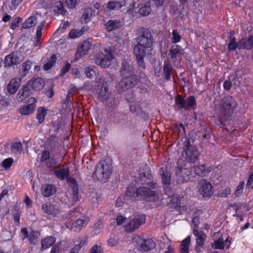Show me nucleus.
<instances>
[{"label": "nucleus", "instance_id": "obj_42", "mask_svg": "<svg viewBox=\"0 0 253 253\" xmlns=\"http://www.w3.org/2000/svg\"><path fill=\"white\" fill-rule=\"evenodd\" d=\"M172 70L171 65L168 62H165L164 67V74L165 76V78L167 80L169 79L170 77V73Z\"/></svg>", "mask_w": 253, "mask_h": 253}, {"label": "nucleus", "instance_id": "obj_25", "mask_svg": "<svg viewBox=\"0 0 253 253\" xmlns=\"http://www.w3.org/2000/svg\"><path fill=\"white\" fill-rule=\"evenodd\" d=\"M185 53L184 49L178 45H174L171 47L169 55L171 58H175L180 55H183Z\"/></svg>", "mask_w": 253, "mask_h": 253}, {"label": "nucleus", "instance_id": "obj_35", "mask_svg": "<svg viewBox=\"0 0 253 253\" xmlns=\"http://www.w3.org/2000/svg\"><path fill=\"white\" fill-rule=\"evenodd\" d=\"M52 10L54 12L58 14L64 15L66 12L63 7V3L61 1H57L54 3L52 6Z\"/></svg>", "mask_w": 253, "mask_h": 253}, {"label": "nucleus", "instance_id": "obj_15", "mask_svg": "<svg viewBox=\"0 0 253 253\" xmlns=\"http://www.w3.org/2000/svg\"><path fill=\"white\" fill-rule=\"evenodd\" d=\"M160 174L163 183L164 185L165 194L169 197L171 191L170 188L169 187L170 181V173L166 169H164L163 168H161Z\"/></svg>", "mask_w": 253, "mask_h": 253}, {"label": "nucleus", "instance_id": "obj_55", "mask_svg": "<svg viewBox=\"0 0 253 253\" xmlns=\"http://www.w3.org/2000/svg\"><path fill=\"white\" fill-rule=\"evenodd\" d=\"M22 19L19 17L15 18L10 25V28L14 30L18 26V24L21 21Z\"/></svg>", "mask_w": 253, "mask_h": 253}, {"label": "nucleus", "instance_id": "obj_3", "mask_svg": "<svg viewBox=\"0 0 253 253\" xmlns=\"http://www.w3.org/2000/svg\"><path fill=\"white\" fill-rule=\"evenodd\" d=\"M237 102L231 96L224 97L220 102L218 108L219 121L224 125V122L228 119L233 111L237 107Z\"/></svg>", "mask_w": 253, "mask_h": 253}, {"label": "nucleus", "instance_id": "obj_56", "mask_svg": "<svg viewBox=\"0 0 253 253\" xmlns=\"http://www.w3.org/2000/svg\"><path fill=\"white\" fill-rule=\"evenodd\" d=\"M85 74L87 78H91L95 75V72L92 68L86 67L85 69Z\"/></svg>", "mask_w": 253, "mask_h": 253}, {"label": "nucleus", "instance_id": "obj_64", "mask_svg": "<svg viewBox=\"0 0 253 253\" xmlns=\"http://www.w3.org/2000/svg\"><path fill=\"white\" fill-rule=\"evenodd\" d=\"M32 62L30 61H26L23 63V67L25 71H28L29 70L32 66Z\"/></svg>", "mask_w": 253, "mask_h": 253}, {"label": "nucleus", "instance_id": "obj_22", "mask_svg": "<svg viewBox=\"0 0 253 253\" xmlns=\"http://www.w3.org/2000/svg\"><path fill=\"white\" fill-rule=\"evenodd\" d=\"M28 87L37 91L42 89L44 86L43 80L41 78L31 80L26 84Z\"/></svg>", "mask_w": 253, "mask_h": 253}, {"label": "nucleus", "instance_id": "obj_19", "mask_svg": "<svg viewBox=\"0 0 253 253\" xmlns=\"http://www.w3.org/2000/svg\"><path fill=\"white\" fill-rule=\"evenodd\" d=\"M41 160L49 168H53L57 163L55 157H51L49 152L45 150L42 153Z\"/></svg>", "mask_w": 253, "mask_h": 253}, {"label": "nucleus", "instance_id": "obj_36", "mask_svg": "<svg viewBox=\"0 0 253 253\" xmlns=\"http://www.w3.org/2000/svg\"><path fill=\"white\" fill-rule=\"evenodd\" d=\"M55 242V239L52 236L48 237L43 239L42 242V248L45 250L50 248Z\"/></svg>", "mask_w": 253, "mask_h": 253}, {"label": "nucleus", "instance_id": "obj_50", "mask_svg": "<svg viewBox=\"0 0 253 253\" xmlns=\"http://www.w3.org/2000/svg\"><path fill=\"white\" fill-rule=\"evenodd\" d=\"M40 236V233L38 231H32L29 234V240L31 243L35 244L36 240Z\"/></svg>", "mask_w": 253, "mask_h": 253}, {"label": "nucleus", "instance_id": "obj_23", "mask_svg": "<svg viewBox=\"0 0 253 253\" xmlns=\"http://www.w3.org/2000/svg\"><path fill=\"white\" fill-rule=\"evenodd\" d=\"M20 62V59L16 52H12L5 56L4 63L6 66H11Z\"/></svg>", "mask_w": 253, "mask_h": 253}, {"label": "nucleus", "instance_id": "obj_6", "mask_svg": "<svg viewBox=\"0 0 253 253\" xmlns=\"http://www.w3.org/2000/svg\"><path fill=\"white\" fill-rule=\"evenodd\" d=\"M199 153L195 147L190 144L189 141L186 142L184 149L183 157L189 163H195L198 159Z\"/></svg>", "mask_w": 253, "mask_h": 253}, {"label": "nucleus", "instance_id": "obj_39", "mask_svg": "<svg viewBox=\"0 0 253 253\" xmlns=\"http://www.w3.org/2000/svg\"><path fill=\"white\" fill-rule=\"evenodd\" d=\"M47 114V110L43 107H39L37 110V119L38 120L39 123H42Z\"/></svg>", "mask_w": 253, "mask_h": 253}, {"label": "nucleus", "instance_id": "obj_51", "mask_svg": "<svg viewBox=\"0 0 253 253\" xmlns=\"http://www.w3.org/2000/svg\"><path fill=\"white\" fill-rule=\"evenodd\" d=\"M244 187V182L241 181L239 184L237 186L236 189L235 191V194L236 196H240L243 192Z\"/></svg>", "mask_w": 253, "mask_h": 253}, {"label": "nucleus", "instance_id": "obj_10", "mask_svg": "<svg viewBox=\"0 0 253 253\" xmlns=\"http://www.w3.org/2000/svg\"><path fill=\"white\" fill-rule=\"evenodd\" d=\"M199 193L203 197H210L213 193L211 184L207 180H202L198 184Z\"/></svg>", "mask_w": 253, "mask_h": 253}, {"label": "nucleus", "instance_id": "obj_33", "mask_svg": "<svg viewBox=\"0 0 253 253\" xmlns=\"http://www.w3.org/2000/svg\"><path fill=\"white\" fill-rule=\"evenodd\" d=\"M54 173L57 178L63 180L68 177L69 169L67 168H62L55 170Z\"/></svg>", "mask_w": 253, "mask_h": 253}, {"label": "nucleus", "instance_id": "obj_4", "mask_svg": "<svg viewBox=\"0 0 253 253\" xmlns=\"http://www.w3.org/2000/svg\"><path fill=\"white\" fill-rule=\"evenodd\" d=\"M111 166L109 163L105 160H101L96 166L93 177L98 181L105 182L111 173Z\"/></svg>", "mask_w": 253, "mask_h": 253}, {"label": "nucleus", "instance_id": "obj_54", "mask_svg": "<svg viewBox=\"0 0 253 253\" xmlns=\"http://www.w3.org/2000/svg\"><path fill=\"white\" fill-rule=\"evenodd\" d=\"M90 253H103V249L101 246L94 245L90 249Z\"/></svg>", "mask_w": 253, "mask_h": 253}, {"label": "nucleus", "instance_id": "obj_38", "mask_svg": "<svg viewBox=\"0 0 253 253\" xmlns=\"http://www.w3.org/2000/svg\"><path fill=\"white\" fill-rule=\"evenodd\" d=\"M190 243V236L187 237L184 239L180 245V253H188L189 252V246Z\"/></svg>", "mask_w": 253, "mask_h": 253}, {"label": "nucleus", "instance_id": "obj_17", "mask_svg": "<svg viewBox=\"0 0 253 253\" xmlns=\"http://www.w3.org/2000/svg\"><path fill=\"white\" fill-rule=\"evenodd\" d=\"M231 240V237L229 236L227 237L225 241H224L222 237H220L218 239V240L214 242L212 244L211 247L213 249L218 250H222L225 247L228 248L230 246Z\"/></svg>", "mask_w": 253, "mask_h": 253}, {"label": "nucleus", "instance_id": "obj_41", "mask_svg": "<svg viewBox=\"0 0 253 253\" xmlns=\"http://www.w3.org/2000/svg\"><path fill=\"white\" fill-rule=\"evenodd\" d=\"M56 61V56L54 54L51 55L50 59L46 62L43 66L44 70L47 71L50 69L55 64Z\"/></svg>", "mask_w": 253, "mask_h": 253}, {"label": "nucleus", "instance_id": "obj_12", "mask_svg": "<svg viewBox=\"0 0 253 253\" xmlns=\"http://www.w3.org/2000/svg\"><path fill=\"white\" fill-rule=\"evenodd\" d=\"M144 5L139 9V13L143 16L149 15L151 11V6L154 2L157 6L162 5L163 3V0H143Z\"/></svg>", "mask_w": 253, "mask_h": 253}, {"label": "nucleus", "instance_id": "obj_37", "mask_svg": "<svg viewBox=\"0 0 253 253\" xmlns=\"http://www.w3.org/2000/svg\"><path fill=\"white\" fill-rule=\"evenodd\" d=\"M120 26V21L117 20H109L105 24V26L108 31H112L119 27Z\"/></svg>", "mask_w": 253, "mask_h": 253}, {"label": "nucleus", "instance_id": "obj_57", "mask_svg": "<svg viewBox=\"0 0 253 253\" xmlns=\"http://www.w3.org/2000/svg\"><path fill=\"white\" fill-rule=\"evenodd\" d=\"M231 193V190L230 188H225L223 191L219 193V196L221 197H226L227 196L229 195Z\"/></svg>", "mask_w": 253, "mask_h": 253}, {"label": "nucleus", "instance_id": "obj_11", "mask_svg": "<svg viewBox=\"0 0 253 253\" xmlns=\"http://www.w3.org/2000/svg\"><path fill=\"white\" fill-rule=\"evenodd\" d=\"M145 218L143 215H137L131 220L125 226V230L127 232H132L139 228L140 225L144 223Z\"/></svg>", "mask_w": 253, "mask_h": 253}, {"label": "nucleus", "instance_id": "obj_34", "mask_svg": "<svg viewBox=\"0 0 253 253\" xmlns=\"http://www.w3.org/2000/svg\"><path fill=\"white\" fill-rule=\"evenodd\" d=\"M124 1H110L107 4V8L111 10H118L125 5Z\"/></svg>", "mask_w": 253, "mask_h": 253}, {"label": "nucleus", "instance_id": "obj_16", "mask_svg": "<svg viewBox=\"0 0 253 253\" xmlns=\"http://www.w3.org/2000/svg\"><path fill=\"white\" fill-rule=\"evenodd\" d=\"M193 234L197 237L196 251L198 252L201 251L204 242L207 238V235L203 232L198 231L197 229H194Z\"/></svg>", "mask_w": 253, "mask_h": 253}, {"label": "nucleus", "instance_id": "obj_5", "mask_svg": "<svg viewBox=\"0 0 253 253\" xmlns=\"http://www.w3.org/2000/svg\"><path fill=\"white\" fill-rule=\"evenodd\" d=\"M113 58L112 49L111 48H106L102 51L98 53L95 59V62L97 65L105 68L111 65Z\"/></svg>", "mask_w": 253, "mask_h": 253}, {"label": "nucleus", "instance_id": "obj_49", "mask_svg": "<svg viewBox=\"0 0 253 253\" xmlns=\"http://www.w3.org/2000/svg\"><path fill=\"white\" fill-rule=\"evenodd\" d=\"M83 34V31L81 30L74 29L69 33V37L71 39L77 38Z\"/></svg>", "mask_w": 253, "mask_h": 253}, {"label": "nucleus", "instance_id": "obj_46", "mask_svg": "<svg viewBox=\"0 0 253 253\" xmlns=\"http://www.w3.org/2000/svg\"><path fill=\"white\" fill-rule=\"evenodd\" d=\"M175 105L178 108L185 109V100L178 95L175 98Z\"/></svg>", "mask_w": 253, "mask_h": 253}, {"label": "nucleus", "instance_id": "obj_29", "mask_svg": "<svg viewBox=\"0 0 253 253\" xmlns=\"http://www.w3.org/2000/svg\"><path fill=\"white\" fill-rule=\"evenodd\" d=\"M42 17L41 14L36 13L35 15L32 16L28 18L23 24L22 27L23 28H29L34 26L37 22L38 18Z\"/></svg>", "mask_w": 253, "mask_h": 253}, {"label": "nucleus", "instance_id": "obj_13", "mask_svg": "<svg viewBox=\"0 0 253 253\" xmlns=\"http://www.w3.org/2000/svg\"><path fill=\"white\" fill-rule=\"evenodd\" d=\"M137 242L138 249L142 252H147L155 246V243L151 239H143L140 237L135 239Z\"/></svg>", "mask_w": 253, "mask_h": 253}, {"label": "nucleus", "instance_id": "obj_62", "mask_svg": "<svg viewBox=\"0 0 253 253\" xmlns=\"http://www.w3.org/2000/svg\"><path fill=\"white\" fill-rule=\"evenodd\" d=\"M253 173H252L250 174L249 177L248 179L247 183V186L251 188H253Z\"/></svg>", "mask_w": 253, "mask_h": 253}, {"label": "nucleus", "instance_id": "obj_2", "mask_svg": "<svg viewBox=\"0 0 253 253\" xmlns=\"http://www.w3.org/2000/svg\"><path fill=\"white\" fill-rule=\"evenodd\" d=\"M190 165L188 162H185L182 159H178L175 172L178 183H182L191 180V178L194 176V173L204 176L208 172L203 165L195 167L194 172L189 169Z\"/></svg>", "mask_w": 253, "mask_h": 253}, {"label": "nucleus", "instance_id": "obj_40", "mask_svg": "<svg viewBox=\"0 0 253 253\" xmlns=\"http://www.w3.org/2000/svg\"><path fill=\"white\" fill-rule=\"evenodd\" d=\"M129 64L126 61L124 60L122 62V66L121 73L122 76L132 75L130 73V70Z\"/></svg>", "mask_w": 253, "mask_h": 253}, {"label": "nucleus", "instance_id": "obj_48", "mask_svg": "<svg viewBox=\"0 0 253 253\" xmlns=\"http://www.w3.org/2000/svg\"><path fill=\"white\" fill-rule=\"evenodd\" d=\"M180 197L178 195H175L170 197V203L171 206H173L175 208H177L178 204L180 202Z\"/></svg>", "mask_w": 253, "mask_h": 253}, {"label": "nucleus", "instance_id": "obj_24", "mask_svg": "<svg viewBox=\"0 0 253 253\" xmlns=\"http://www.w3.org/2000/svg\"><path fill=\"white\" fill-rule=\"evenodd\" d=\"M42 209L44 213L55 216H57L60 213L59 210L58 208H56L54 206L48 203L43 204Z\"/></svg>", "mask_w": 253, "mask_h": 253}, {"label": "nucleus", "instance_id": "obj_26", "mask_svg": "<svg viewBox=\"0 0 253 253\" xmlns=\"http://www.w3.org/2000/svg\"><path fill=\"white\" fill-rule=\"evenodd\" d=\"M95 15V11L91 8H86L84 9L82 16L80 18V21L83 24H85L88 22L91 17Z\"/></svg>", "mask_w": 253, "mask_h": 253}, {"label": "nucleus", "instance_id": "obj_8", "mask_svg": "<svg viewBox=\"0 0 253 253\" xmlns=\"http://www.w3.org/2000/svg\"><path fill=\"white\" fill-rule=\"evenodd\" d=\"M150 51V49H147L140 45L136 44L134 47V54L136 56L137 63L142 68H144L145 67L143 58Z\"/></svg>", "mask_w": 253, "mask_h": 253}, {"label": "nucleus", "instance_id": "obj_14", "mask_svg": "<svg viewBox=\"0 0 253 253\" xmlns=\"http://www.w3.org/2000/svg\"><path fill=\"white\" fill-rule=\"evenodd\" d=\"M29 104L21 107L19 109V112L22 115H29L34 113L36 109V103L37 99L35 97H30L28 99Z\"/></svg>", "mask_w": 253, "mask_h": 253}, {"label": "nucleus", "instance_id": "obj_45", "mask_svg": "<svg viewBox=\"0 0 253 253\" xmlns=\"http://www.w3.org/2000/svg\"><path fill=\"white\" fill-rule=\"evenodd\" d=\"M239 45V42L237 43L236 42V39L235 37H232L230 39L229 43L228 45V48L229 50H232L236 48H238V49H242V48H239L238 47Z\"/></svg>", "mask_w": 253, "mask_h": 253}, {"label": "nucleus", "instance_id": "obj_28", "mask_svg": "<svg viewBox=\"0 0 253 253\" xmlns=\"http://www.w3.org/2000/svg\"><path fill=\"white\" fill-rule=\"evenodd\" d=\"M238 47L242 49H251L253 47V36L244 38L239 41Z\"/></svg>", "mask_w": 253, "mask_h": 253}, {"label": "nucleus", "instance_id": "obj_59", "mask_svg": "<svg viewBox=\"0 0 253 253\" xmlns=\"http://www.w3.org/2000/svg\"><path fill=\"white\" fill-rule=\"evenodd\" d=\"M107 244L109 246H115L118 244L117 240L114 237H111L108 240Z\"/></svg>", "mask_w": 253, "mask_h": 253}, {"label": "nucleus", "instance_id": "obj_32", "mask_svg": "<svg viewBox=\"0 0 253 253\" xmlns=\"http://www.w3.org/2000/svg\"><path fill=\"white\" fill-rule=\"evenodd\" d=\"M68 181L71 184V186L72 187V191L73 194V200L74 202H76L79 200V195H78V188L77 184L76 182V181L73 179H68Z\"/></svg>", "mask_w": 253, "mask_h": 253}, {"label": "nucleus", "instance_id": "obj_20", "mask_svg": "<svg viewBox=\"0 0 253 253\" xmlns=\"http://www.w3.org/2000/svg\"><path fill=\"white\" fill-rule=\"evenodd\" d=\"M98 99L100 101L106 100L110 95V92L109 90L107 83L104 82L102 86L97 90Z\"/></svg>", "mask_w": 253, "mask_h": 253}, {"label": "nucleus", "instance_id": "obj_27", "mask_svg": "<svg viewBox=\"0 0 253 253\" xmlns=\"http://www.w3.org/2000/svg\"><path fill=\"white\" fill-rule=\"evenodd\" d=\"M21 84L20 80L14 78L11 80L7 85V90L11 94L15 93Z\"/></svg>", "mask_w": 253, "mask_h": 253}, {"label": "nucleus", "instance_id": "obj_30", "mask_svg": "<svg viewBox=\"0 0 253 253\" xmlns=\"http://www.w3.org/2000/svg\"><path fill=\"white\" fill-rule=\"evenodd\" d=\"M56 187L52 184H45L42 186V192L44 197H49L55 193Z\"/></svg>", "mask_w": 253, "mask_h": 253}, {"label": "nucleus", "instance_id": "obj_21", "mask_svg": "<svg viewBox=\"0 0 253 253\" xmlns=\"http://www.w3.org/2000/svg\"><path fill=\"white\" fill-rule=\"evenodd\" d=\"M89 221L88 217H83L82 218L78 219L74 222L70 229L74 231H80L83 227L86 226Z\"/></svg>", "mask_w": 253, "mask_h": 253}, {"label": "nucleus", "instance_id": "obj_52", "mask_svg": "<svg viewBox=\"0 0 253 253\" xmlns=\"http://www.w3.org/2000/svg\"><path fill=\"white\" fill-rule=\"evenodd\" d=\"M103 227V223L101 220H98L94 225L93 230L96 235L99 233V231Z\"/></svg>", "mask_w": 253, "mask_h": 253}, {"label": "nucleus", "instance_id": "obj_61", "mask_svg": "<svg viewBox=\"0 0 253 253\" xmlns=\"http://www.w3.org/2000/svg\"><path fill=\"white\" fill-rule=\"evenodd\" d=\"M126 219V218L122 215H118L116 218L117 224L120 225L122 224Z\"/></svg>", "mask_w": 253, "mask_h": 253}, {"label": "nucleus", "instance_id": "obj_18", "mask_svg": "<svg viewBox=\"0 0 253 253\" xmlns=\"http://www.w3.org/2000/svg\"><path fill=\"white\" fill-rule=\"evenodd\" d=\"M91 44L88 41H85L79 44L76 51V58H80L86 54L91 48Z\"/></svg>", "mask_w": 253, "mask_h": 253}, {"label": "nucleus", "instance_id": "obj_47", "mask_svg": "<svg viewBox=\"0 0 253 253\" xmlns=\"http://www.w3.org/2000/svg\"><path fill=\"white\" fill-rule=\"evenodd\" d=\"M22 149V145L20 142H14L11 146V151L13 153H20Z\"/></svg>", "mask_w": 253, "mask_h": 253}, {"label": "nucleus", "instance_id": "obj_53", "mask_svg": "<svg viewBox=\"0 0 253 253\" xmlns=\"http://www.w3.org/2000/svg\"><path fill=\"white\" fill-rule=\"evenodd\" d=\"M172 42L173 43H177L179 42L181 39V37L180 36V35L178 34V32L175 30H173L172 33Z\"/></svg>", "mask_w": 253, "mask_h": 253}, {"label": "nucleus", "instance_id": "obj_58", "mask_svg": "<svg viewBox=\"0 0 253 253\" xmlns=\"http://www.w3.org/2000/svg\"><path fill=\"white\" fill-rule=\"evenodd\" d=\"M66 2L70 8H75L77 5V0H66Z\"/></svg>", "mask_w": 253, "mask_h": 253}, {"label": "nucleus", "instance_id": "obj_60", "mask_svg": "<svg viewBox=\"0 0 253 253\" xmlns=\"http://www.w3.org/2000/svg\"><path fill=\"white\" fill-rule=\"evenodd\" d=\"M71 68L70 64L67 63L66 65L62 68L61 71V76H63L67 72H68Z\"/></svg>", "mask_w": 253, "mask_h": 253}, {"label": "nucleus", "instance_id": "obj_63", "mask_svg": "<svg viewBox=\"0 0 253 253\" xmlns=\"http://www.w3.org/2000/svg\"><path fill=\"white\" fill-rule=\"evenodd\" d=\"M42 26H39L37 28V34H36V39H38V41H41L42 35Z\"/></svg>", "mask_w": 253, "mask_h": 253}, {"label": "nucleus", "instance_id": "obj_43", "mask_svg": "<svg viewBox=\"0 0 253 253\" xmlns=\"http://www.w3.org/2000/svg\"><path fill=\"white\" fill-rule=\"evenodd\" d=\"M13 163V160L11 158H7L3 160L1 164L2 169L4 170H9Z\"/></svg>", "mask_w": 253, "mask_h": 253}, {"label": "nucleus", "instance_id": "obj_7", "mask_svg": "<svg viewBox=\"0 0 253 253\" xmlns=\"http://www.w3.org/2000/svg\"><path fill=\"white\" fill-rule=\"evenodd\" d=\"M123 79L119 83L117 86L119 91H124L133 86L137 82V79L135 76L130 75L123 76Z\"/></svg>", "mask_w": 253, "mask_h": 253}, {"label": "nucleus", "instance_id": "obj_1", "mask_svg": "<svg viewBox=\"0 0 253 253\" xmlns=\"http://www.w3.org/2000/svg\"><path fill=\"white\" fill-rule=\"evenodd\" d=\"M146 185L147 186L139 187L136 191H135L134 187L129 186L126 191L125 197H120L117 199L116 203V206L118 207H121L123 205L125 200L133 201L136 198L153 202L156 207L160 206L162 204H163L162 194H158L148 188V186H150L151 188H154L155 184L153 182H148Z\"/></svg>", "mask_w": 253, "mask_h": 253}, {"label": "nucleus", "instance_id": "obj_31", "mask_svg": "<svg viewBox=\"0 0 253 253\" xmlns=\"http://www.w3.org/2000/svg\"><path fill=\"white\" fill-rule=\"evenodd\" d=\"M31 94L30 88L28 87L26 85H25L22 89L20 90L17 95V99L20 101L22 102L24 101L28 96H29Z\"/></svg>", "mask_w": 253, "mask_h": 253}, {"label": "nucleus", "instance_id": "obj_44", "mask_svg": "<svg viewBox=\"0 0 253 253\" xmlns=\"http://www.w3.org/2000/svg\"><path fill=\"white\" fill-rule=\"evenodd\" d=\"M196 105L195 98L191 96L188 97L185 100V109H188L191 108H194Z\"/></svg>", "mask_w": 253, "mask_h": 253}, {"label": "nucleus", "instance_id": "obj_9", "mask_svg": "<svg viewBox=\"0 0 253 253\" xmlns=\"http://www.w3.org/2000/svg\"><path fill=\"white\" fill-rule=\"evenodd\" d=\"M137 44L151 50V47L153 44L152 36L148 31H143V35L137 38Z\"/></svg>", "mask_w": 253, "mask_h": 253}]
</instances>
